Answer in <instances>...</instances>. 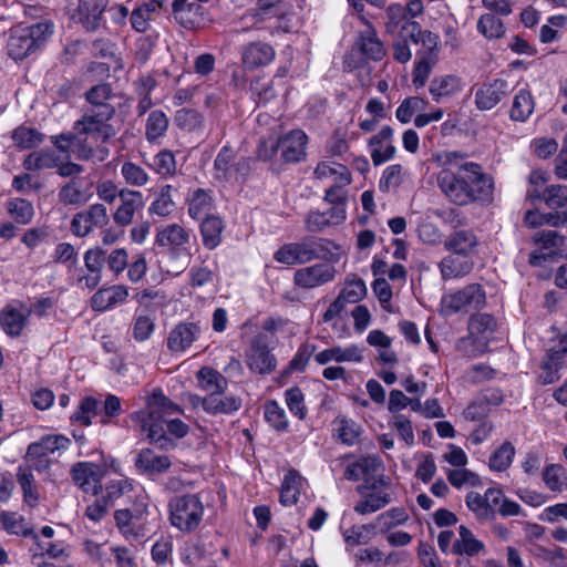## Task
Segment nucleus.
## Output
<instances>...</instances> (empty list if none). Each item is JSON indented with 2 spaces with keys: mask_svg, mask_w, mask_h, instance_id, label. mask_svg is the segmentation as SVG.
Listing matches in <instances>:
<instances>
[{
  "mask_svg": "<svg viewBox=\"0 0 567 567\" xmlns=\"http://www.w3.org/2000/svg\"><path fill=\"white\" fill-rule=\"evenodd\" d=\"M460 152H444L441 156L442 171L437 175L441 192L455 205L466 206L473 203H491L494 193V179L483 167L474 162L464 161Z\"/></svg>",
  "mask_w": 567,
  "mask_h": 567,
  "instance_id": "f257e3e1",
  "label": "nucleus"
},
{
  "mask_svg": "<svg viewBox=\"0 0 567 567\" xmlns=\"http://www.w3.org/2000/svg\"><path fill=\"white\" fill-rule=\"evenodd\" d=\"M146 408L134 412L132 419L140 426L141 432L146 433L151 443L157 444L161 449L169 450L174 447V442L167 436V431L178 439L188 433V425L179 419L171 416L183 413L182 408L164 395L161 389H154L146 396Z\"/></svg>",
  "mask_w": 567,
  "mask_h": 567,
  "instance_id": "f03ea898",
  "label": "nucleus"
},
{
  "mask_svg": "<svg viewBox=\"0 0 567 567\" xmlns=\"http://www.w3.org/2000/svg\"><path fill=\"white\" fill-rule=\"evenodd\" d=\"M364 28L359 31L354 49L344 56L343 65L348 71L359 70L362 86L370 85V68L365 60L380 61L385 55V49L373 25L361 18Z\"/></svg>",
  "mask_w": 567,
  "mask_h": 567,
  "instance_id": "7ed1b4c3",
  "label": "nucleus"
},
{
  "mask_svg": "<svg viewBox=\"0 0 567 567\" xmlns=\"http://www.w3.org/2000/svg\"><path fill=\"white\" fill-rule=\"evenodd\" d=\"M194 240L192 230L177 223L165 225L157 230L155 243L166 250L169 259L167 272L178 275L189 266Z\"/></svg>",
  "mask_w": 567,
  "mask_h": 567,
  "instance_id": "20e7f679",
  "label": "nucleus"
},
{
  "mask_svg": "<svg viewBox=\"0 0 567 567\" xmlns=\"http://www.w3.org/2000/svg\"><path fill=\"white\" fill-rule=\"evenodd\" d=\"M53 31L54 24L49 20L13 29L8 40V54L16 61L24 59L47 42Z\"/></svg>",
  "mask_w": 567,
  "mask_h": 567,
  "instance_id": "39448f33",
  "label": "nucleus"
},
{
  "mask_svg": "<svg viewBox=\"0 0 567 567\" xmlns=\"http://www.w3.org/2000/svg\"><path fill=\"white\" fill-rule=\"evenodd\" d=\"M171 524L184 533L195 530L205 513L204 504L197 494L176 495L168 503Z\"/></svg>",
  "mask_w": 567,
  "mask_h": 567,
  "instance_id": "423d86ee",
  "label": "nucleus"
},
{
  "mask_svg": "<svg viewBox=\"0 0 567 567\" xmlns=\"http://www.w3.org/2000/svg\"><path fill=\"white\" fill-rule=\"evenodd\" d=\"M486 293L480 284H470L462 289L444 295L441 301L446 316L470 313L485 307Z\"/></svg>",
  "mask_w": 567,
  "mask_h": 567,
  "instance_id": "0eeeda50",
  "label": "nucleus"
},
{
  "mask_svg": "<svg viewBox=\"0 0 567 567\" xmlns=\"http://www.w3.org/2000/svg\"><path fill=\"white\" fill-rule=\"evenodd\" d=\"M250 172V159L236 158L235 151L225 145L214 161V177L220 182L244 183Z\"/></svg>",
  "mask_w": 567,
  "mask_h": 567,
  "instance_id": "6e6552de",
  "label": "nucleus"
},
{
  "mask_svg": "<svg viewBox=\"0 0 567 567\" xmlns=\"http://www.w3.org/2000/svg\"><path fill=\"white\" fill-rule=\"evenodd\" d=\"M115 113L83 109V115L74 123L73 130L78 134L93 135L102 143L116 135L115 127L110 123Z\"/></svg>",
  "mask_w": 567,
  "mask_h": 567,
  "instance_id": "1a4fd4ad",
  "label": "nucleus"
},
{
  "mask_svg": "<svg viewBox=\"0 0 567 567\" xmlns=\"http://www.w3.org/2000/svg\"><path fill=\"white\" fill-rule=\"evenodd\" d=\"M107 4V0H78L76 7L71 10V19L86 31H96L102 24Z\"/></svg>",
  "mask_w": 567,
  "mask_h": 567,
  "instance_id": "9d476101",
  "label": "nucleus"
},
{
  "mask_svg": "<svg viewBox=\"0 0 567 567\" xmlns=\"http://www.w3.org/2000/svg\"><path fill=\"white\" fill-rule=\"evenodd\" d=\"M276 56L274 47L262 41L248 42L240 49L243 68L252 71L270 64Z\"/></svg>",
  "mask_w": 567,
  "mask_h": 567,
  "instance_id": "9b49d317",
  "label": "nucleus"
},
{
  "mask_svg": "<svg viewBox=\"0 0 567 567\" xmlns=\"http://www.w3.org/2000/svg\"><path fill=\"white\" fill-rule=\"evenodd\" d=\"M71 475L74 484L84 493L96 495L101 489L103 470L92 462H79L72 466Z\"/></svg>",
  "mask_w": 567,
  "mask_h": 567,
  "instance_id": "f8f14e48",
  "label": "nucleus"
},
{
  "mask_svg": "<svg viewBox=\"0 0 567 567\" xmlns=\"http://www.w3.org/2000/svg\"><path fill=\"white\" fill-rule=\"evenodd\" d=\"M120 204L114 210L112 217L117 226L126 227L134 220L136 213L143 209L144 198L141 192L121 188Z\"/></svg>",
  "mask_w": 567,
  "mask_h": 567,
  "instance_id": "ddd939ff",
  "label": "nucleus"
},
{
  "mask_svg": "<svg viewBox=\"0 0 567 567\" xmlns=\"http://www.w3.org/2000/svg\"><path fill=\"white\" fill-rule=\"evenodd\" d=\"M246 362L250 371L268 374L276 368V358L270 353L262 337H256L247 351Z\"/></svg>",
  "mask_w": 567,
  "mask_h": 567,
  "instance_id": "4468645a",
  "label": "nucleus"
},
{
  "mask_svg": "<svg viewBox=\"0 0 567 567\" xmlns=\"http://www.w3.org/2000/svg\"><path fill=\"white\" fill-rule=\"evenodd\" d=\"M336 272V268L331 265L316 264L298 269L293 275V282L301 288L313 289L332 281Z\"/></svg>",
  "mask_w": 567,
  "mask_h": 567,
  "instance_id": "2eb2a0df",
  "label": "nucleus"
},
{
  "mask_svg": "<svg viewBox=\"0 0 567 567\" xmlns=\"http://www.w3.org/2000/svg\"><path fill=\"white\" fill-rule=\"evenodd\" d=\"M390 480L384 476H380L372 485V492L368 493L363 499L358 502L354 506V512L360 515H367L374 513L392 502L391 494L379 489V486H389Z\"/></svg>",
  "mask_w": 567,
  "mask_h": 567,
  "instance_id": "dca6fc26",
  "label": "nucleus"
},
{
  "mask_svg": "<svg viewBox=\"0 0 567 567\" xmlns=\"http://www.w3.org/2000/svg\"><path fill=\"white\" fill-rule=\"evenodd\" d=\"M511 92L505 80L496 79L491 83L482 85L475 92V105L481 111H488L495 107Z\"/></svg>",
  "mask_w": 567,
  "mask_h": 567,
  "instance_id": "f3484780",
  "label": "nucleus"
},
{
  "mask_svg": "<svg viewBox=\"0 0 567 567\" xmlns=\"http://www.w3.org/2000/svg\"><path fill=\"white\" fill-rule=\"evenodd\" d=\"M307 134L301 130H292L279 137L281 158L287 163H297L306 157Z\"/></svg>",
  "mask_w": 567,
  "mask_h": 567,
  "instance_id": "a211bd4d",
  "label": "nucleus"
},
{
  "mask_svg": "<svg viewBox=\"0 0 567 567\" xmlns=\"http://www.w3.org/2000/svg\"><path fill=\"white\" fill-rule=\"evenodd\" d=\"M58 197L63 205L82 206L91 200L93 192L91 184L82 178H72L59 189Z\"/></svg>",
  "mask_w": 567,
  "mask_h": 567,
  "instance_id": "6ab92c4d",
  "label": "nucleus"
},
{
  "mask_svg": "<svg viewBox=\"0 0 567 567\" xmlns=\"http://www.w3.org/2000/svg\"><path fill=\"white\" fill-rule=\"evenodd\" d=\"M200 327L194 322H179L167 337V348L173 352H184L200 336Z\"/></svg>",
  "mask_w": 567,
  "mask_h": 567,
  "instance_id": "aec40b11",
  "label": "nucleus"
},
{
  "mask_svg": "<svg viewBox=\"0 0 567 567\" xmlns=\"http://www.w3.org/2000/svg\"><path fill=\"white\" fill-rule=\"evenodd\" d=\"M363 360V350L357 344L349 347L334 346L327 348L315 354V361L320 365H326L330 362H361Z\"/></svg>",
  "mask_w": 567,
  "mask_h": 567,
  "instance_id": "412c9836",
  "label": "nucleus"
},
{
  "mask_svg": "<svg viewBox=\"0 0 567 567\" xmlns=\"http://www.w3.org/2000/svg\"><path fill=\"white\" fill-rule=\"evenodd\" d=\"M203 410L209 414H233L241 408V399L225 392L207 394L200 400Z\"/></svg>",
  "mask_w": 567,
  "mask_h": 567,
  "instance_id": "4be33fe9",
  "label": "nucleus"
},
{
  "mask_svg": "<svg viewBox=\"0 0 567 567\" xmlns=\"http://www.w3.org/2000/svg\"><path fill=\"white\" fill-rule=\"evenodd\" d=\"M128 297V289L123 285H114L99 289L91 298V307L95 311H105L122 305Z\"/></svg>",
  "mask_w": 567,
  "mask_h": 567,
  "instance_id": "5701e85b",
  "label": "nucleus"
},
{
  "mask_svg": "<svg viewBox=\"0 0 567 567\" xmlns=\"http://www.w3.org/2000/svg\"><path fill=\"white\" fill-rule=\"evenodd\" d=\"M115 97L113 89L109 83H100L92 86L85 92V101L87 103L84 109L115 113V107L111 101Z\"/></svg>",
  "mask_w": 567,
  "mask_h": 567,
  "instance_id": "b1692460",
  "label": "nucleus"
},
{
  "mask_svg": "<svg viewBox=\"0 0 567 567\" xmlns=\"http://www.w3.org/2000/svg\"><path fill=\"white\" fill-rule=\"evenodd\" d=\"M173 13L175 20L186 29H193L199 24L203 14V7L197 2L187 0H174Z\"/></svg>",
  "mask_w": 567,
  "mask_h": 567,
  "instance_id": "393cba45",
  "label": "nucleus"
},
{
  "mask_svg": "<svg viewBox=\"0 0 567 567\" xmlns=\"http://www.w3.org/2000/svg\"><path fill=\"white\" fill-rule=\"evenodd\" d=\"M313 175L319 181L330 179L333 184L339 185H349L352 181L351 173L347 166L330 161L318 163Z\"/></svg>",
  "mask_w": 567,
  "mask_h": 567,
  "instance_id": "a878e982",
  "label": "nucleus"
},
{
  "mask_svg": "<svg viewBox=\"0 0 567 567\" xmlns=\"http://www.w3.org/2000/svg\"><path fill=\"white\" fill-rule=\"evenodd\" d=\"M463 87L462 80L452 74L434 78L429 86V91L435 102L458 93Z\"/></svg>",
  "mask_w": 567,
  "mask_h": 567,
  "instance_id": "bb28decb",
  "label": "nucleus"
},
{
  "mask_svg": "<svg viewBox=\"0 0 567 567\" xmlns=\"http://www.w3.org/2000/svg\"><path fill=\"white\" fill-rule=\"evenodd\" d=\"M188 215L193 219H200L210 216L214 208V199L210 190L197 188L189 195Z\"/></svg>",
  "mask_w": 567,
  "mask_h": 567,
  "instance_id": "cd10ccee",
  "label": "nucleus"
},
{
  "mask_svg": "<svg viewBox=\"0 0 567 567\" xmlns=\"http://www.w3.org/2000/svg\"><path fill=\"white\" fill-rule=\"evenodd\" d=\"M477 245V238L472 230H456L444 241V247L458 256H467Z\"/></svg>",
  "mask_w": 567,
  "mask_h": 567,
  "instance_id": "c85d7f7f",
  "label": "nucleus"
},
{
  "mask_svg": "<svg viewBox=\"0 0 567 567\" xmlns=\"http://www.w3.org/2000/svg\"><path fill=\"white\" fill-rule=\"evenodd\" d=\"M172 465L167 455H157L150 449L142 450L136 457V466L147 474H161Z\"/></svg>",
  "mask_w": 567,
  "mask_h": 567,
  "instance_id": "c756f323",
  "label": "nucleus"
},
{
  "mask_svg": "<svg viewBox=\"0 0 567 567\" xmlns=\"http://www.w3.org/2000/svg\"><path fill=\"white\" fill-rule=\"evenodd\" d=\"M274 258L276 261L288 266L309 262L305 239L284 245L275 252Z\"/></svg>",
  "mask_w": 567,
  "mask_h": 567,
  "instance_id": "7c9ffc66",
  "label": "nucleus"
},
{
  "mask_svg": "<svg viewBox=\"0 0 567 567\" xmlns=\"http://www.w3.org/2000/svg\"><path fill=\"white\" fill-rule=\"evenodd\" d=\"M70 444L71 441L63 435H48L42 437L40 442L29 445L28 457L32 460L33 456H47L55 451L68 449Z\"/></svg>",
  "mask_w": 567,
  "mask_h": 567,
  "instance_id": "2f4dec72",
  "label": "nucleus"
},
{
  "mask_svg": "<svg viewBox=\"0 0 567 567\" xmlns=\"http://www.w3.org/2000/svg\"><path fill=\"white\" fill-rule=\"evenodd\" d=\"M225 228L223 219L210 215L203 219L200 224V235L204 246L213 250L221 243V233Z\"/></svg>",
  "mask_w": 567,
  "mask_h": 567,
  "instance_id": "473e14b6",
  "label": "nucleus"
},
{
  "mask_svg": "<svg viewBox=\"0 0 567 567\" xmlns=\"http://www.w3.org/2000/svg\"><path fill=\"white\" fill-rule=\"evenodd\" d=\"M305 244L307 245L309 261L315 259L339 260V256L333 252L334 249H338V246L329 239L308 237L305 238Z\"/></svg>",
  "mask_w": 567,
  "mask_h": 567,
  "instance_id": "72a5a7b5",
  "label": "nucleus"
},
{
  "mask_svg": "<svg viewBox=\"0 0 567 567\" xmlns=\"http://www.w3.org/2000/svg\"><path fill=\"white\" fill-rule=\"evenodd\" d=\"M28 321L27 312L18 311L17 309L8 306L0 315V323L4 332L11 337L21 334Z\"/></svg>",
  "mask_w": 567,
  "mask_h": 567,
  "instance_id": "f704fd0d",
  "label": "nucleus"
},
{
  "mask_svg": "<svg viewBox=\"0 0 567 567\" xmlns=\"http://www.w3.org/2000/svg\"><path fill=\"white\" fill-rule=\"evenodd\" d=\"M535 102L532 93L520 89L514 96L509 116L513 121L525 122L533 113Z\"/></svg>",
  "mask_w": 567,
  "mask_h": 567,
  "instance_id": "c9c22d12",
  "label": "nucleus"
},
{
  "mask_svg": "<svg viewBox=\"0 0 567 567\" xmlns=\"http://www.w3.org/2000/svg\"><path fill=\"white\" fill-rule=\"evenodd\" d=\"M484 549V544L476 539L473 533L464 525L458 528V538L455 540L452 551L458 555L475 556Z\"/></svg>",
  "mask_w": 567,
  "mask_h": 567,
  "instance_id": "e433bc0d",
  "label": "nucleus"
},
{
  "mask_svg": "<svg viewBox=\"0 0 567 567\" xmlns=\"http://www.w3.org/2000/svg\"><path fill=\"white\" fill-rule=\"evenodd\" d=\"M303 478L295 471H289L282 481L280 491V503L285 506H291L297 503L300 495V488Z\"/></svg>",
  "mask_w": 567,
  "mask_h": 567,
  "instance_id": "4c0bfd02",
  "label": "nucleus"
},
{
  "mask_svg": "<svg viewBox=\"0 0 567 567\" xmlns=\"http://www.w3.org/2000/svg\"><path fill=\"white\" fill-rule=\"evenodd\" d=\"M443 279L465 276L472 270L473 262L457 256L450 255L443 258L439 265Z\"/></svg>",
  "mask_w": 567,
  "mask_h": 567,
  "instance_id": "58836bf2",
  "label": "nucleus"
},
{
  "mask_svg": "<svg viewBox=\"0 0 567 567\" xmlns=\"http://www.w3.org/2000/svg\"><path fill=\"white\" fill-rule=\"evenodd\" d=\"M59 155L49 148L30 153L23 161L27 171H42L54 168L58 165Z\"/></svg>",
  "mask_w": 567,
  "mask_h": 567,
  "instance_id": "ea45409f",
  "label": "nucleus"
},
{
  "mask_svg": "<svg viewBox=\"0 0 567 567\" xmlns=\"http://www.w3.org/2000/svg\"><path fill=\"white\" fill-rule=\"evenodd\" d=\"M377 525L374 523L354 525L350 528L342 529V536L348 548L368 544L375 535Z\"/></svg>",
  "mask_w": 567,
  "mask_h": 567,
  "instance_id": "a19ab883",
  "label": "nucleus"
},
{
  "mask_svg": "<svg viewBox=\"0 0 567 567\" xmlns=\"http://www.w3.org/2000/svg\"><path fill=\"white\" fill-rule=\"evenodd\" d=\"M197 379L207 394L225 392L228 385L226 378L209 367L202 368L197 372Z\"/></svg>",
  "mask_w": 567,
  "mask_h": 567,
  "instance_id": "79ce46f5",
  "label": "nucleus"
},
{
  "mask_svg": "<svg viewBox=\"0 0 567 567\" xmlns=\"http://www.w3.org/2000/svg\"><path fill=\"white\" fill-rule=\"evenodd\" d=\"M169 121L161 110L152 111L148 114L145 125V137L148 142H155L163 137L168 130Z\"/></svg>",
  "mask_w": 567,
  "mask_h": 567,
  "instance_id": "37998d69",
  "label": "nucleus"
},
{
  "mask_svg": "<svg viewBox=\"0 0 567 567\" xmlns=\"http://www.w3.org/2000/svg\"><path fill=\"white\" fill-rule=\"evenodd\" d=\"M0 523L3 529L13 535L23 537L31 536L34 540L38 539V535L33 533V529L25 524L24 518L17 513L3 512L0 515Z\"/></svg>",
  "mask_w": 567,
  "mask_h": 567,
  "instance_id": "c03bdc74",
  "label": "nucleus"
},
{
  "mask_svg": "<svg viewBox=\"0 0 567 567\" xmlns=\"http://www.w3.org/2000/svg\"><path fill=\"white\" fill-rule=\"evenodd\" d=\"M524 221L529 227H538L549 225L551 227H560L567 223L566 213H539L536 210H527L524 216Z\"/></svg>",
  "mask_w": 567,
  "mask_h": 567,
  "instance_id": "a18cd8bd",
  "label": "nucleus"
},
{
  "mask_svg": "<svg viewBox=\"0 0 567 567\" xmlns=\"http://www.w3.org/2000/svg\"><path fill=\"white\" fill-rule=\"evenodd\" d=\"M515 447L514 445L506 441L504 442L491 456L488 460V466L494 472H504L506 471L513 463L515 456Z\"/></svg>",
  "mask_w": 567,
  "mask_h": 567,
  "instance_id": "49530a36",
  "label": "nucleus"
},
{
  "mask_svg": "<svg viewBox=\"0 0 567 567\" xmlns=\"http://www.w3.org/2000/svg\"><path fill=\"white\" fill-rule=\"evenodd\" d=\"M409 518L406 511L403 507H393L380 514L375 520L377 529L380 533H385L399 525H403Z\"/></svg>",
  "mask_w": 567,
  "mask_h": 567,
  "instance_id": "de8ad7c7",
  "label": "nucleus"
},
{
  "mask_svg": "<svg viewBox=\"0 0 567 567\" xmlns=\"http://www.w3.org/2000/svg\"><path fill=\"white\" fill-rule=\"evenodd\" d=\"M172 190L173 187L171 185H165L159 189L156 198L148 207L151 215L167 217L173 213L175 203L172 198Z\"/></svg>",
  "mask_w": 567,
  "mask_h": 567,
  "instance_id": "09e8293b",
  "label": "nucleus"
},
{
  "mask_svg": "<svg viewBox=\"0 0 567 567\" xmlns=\"http://www.w3.org/2000/svg\"><path fill=\"white\" fill-rule=\"evenodd\" d=\"M265 419L271 427L276 431H287L289 422L286 411L275 400L268 401L265 404Z\"/></svg>",
  "mask_w": 567,
  "mask_h": 567,
  "instance_id": "8fccbe9b",
  "label": "nucleus"
},
{
  "mask_svg": "<svg viewBox=\"0 0 567 567\" xmlns=\"http://www.w3.org/2000/svg\"><path fill=\"white\" fill-rule=\"evenodd\" d=\"M477 30L487 39H498L505 33L502 20L492 13H485L480 17Z\"/></svg>",
  "mask_w": 567,
  "mask_h": 567,
  "instance_id": "3c124183",
  "label": "nucleus"
},
{
  "mask_svg": "<svg viewBox=\"0 0 567 567\" xmlns=\"http://www.w3.org/2000/svg\"><path fill=\"white\" fill-rule=\"evenodd\" d=\"M496 329V320L488 313L472 316L468 321V331L475 337H486Z\"/></svg>",
  "mask_w": 567,
  "mask_h": 567,
  "instance_id": "603ef678",
  "label": "nucleus"
},
{
  "mask_svg": "<svg viewBox=\"0 0 567 567\" xmlns=\"http://www.w3.org/2000/svg\"><path fill=\"white\" fill-rule=\"evenodd\" d=\"M155 330V321L148 315H135L132 322L133 338L137 342H144L148 340Z\"/></svg>",
  "mask_w": 567,
  "mask_h": 567,
  "instance_id": "864d4df0",
  "label": "nucleus"
},
{
  "mask_svg": "<svg viewBox=\"0 0 567 567\" xmlns=\"http://www.w3.org/2000/svg\"><path fill=\"white\" fill-rule=\"evenodd\" d=\"M176 125L187 132H196L203 128L204 118L195 110L182 109L175 115Z\"/></svg>",
  "mask_w": 567,
  "mask_h": 567,
  "instance_id": "5fc2aeb1",
  "label": "nucleus"
},
{
  "mask_svg": "<svg viewBox=\"0 0 567 567\" xmlns=\"http://www.w3.org/2000/svg\"><path fill=\"white\" fill-rule=\"evenodd\" d=\"M12 140L20 148H32L43 142V134L34 128L19 126L13 131Z\"/></svg>",
  "mask_w": 567,
  "mask_h": 567,
  "instance_id": "6e6d98bb",
  "label": "nucleus"
},
{
  "mask_svg": "<svg viewBox=\"0 0 567 567\" xmlns=\"http://www.w3.org/2000/svg\"><path fill=\"white\" fill-rule=\"evenodd\" d=\"M8 212L19 224H29L34 215L32 204L22 198H14L8 203Z\"/></svg>",
  "mask_w": 567,
  "mask_h": 567,
  "instance_id": "4d7b16f0",
  "label": "nucleus"
},
{
  "mask_svg": "<svg viewBox=\"0 0 567 567\" xmlns=\"http://www.w3.org/2000/svg\"><path fill=\"white\" fill-rule=\"evenodd\" d=\"M566 472L561 465H547L543 472L546 486L553 492H561L566 485Z\"/></svg>",
  "mask_w": 567,
  "mask_h": 567,
  "instance_id": "13d9d810",
  "label": "nucleus"
},
{
  "mask_svg": "<svg viewBox=\"0 0 567 567\" xmlns=\"http://www.w3.org/2000/svg\"><path fill=\"white\" fill-rule=\"evenodd\" d=\"M286 404L289 411L299 420L307 416V408L305 405V395L298 386L290 388L285 392Z\"/></svg>",
  "mask_w": 567,
  "mask_h": 567,
  "instance_id": "bf43d9fd",
  "label": "nucleus"
},
{
  "mask_svg": "<svg viewBox=\"0 0 567 567\" xmlns=\"http://www.w3.org/2000/svg\"><path fill=\"white\" fill-rule=\"evenodd\" d=\"M121 174L125 182L135 187L144 186L148 183V174L138 165L132 162H125L121 167Z\"/></svg>",
  "mask_w": 567,
  "mask_h": 567,
  "instance_id": "052dcab7",
  "label": "nucleus"
},
{
  "mask_svg": "<svg viewBox=\"0 0 567 567\" xmlns=\"http://www.w3.org/2000/svg\"><path fill=\"white\" fill-rule=\"evenodd\" d=\"M545 204L551 209H561L567 206V186L549 185L545 187Z\"/></svg>",
  "mask_w": 567,
  "mask_h": 567,
  "instance_id": "680f3d73",
  "label": "nucleus"
},
{
  "mask_svg": "<svg viewBox=\"0 0 567 567\" xmlns=\"http://www.w3.org/2000/svg\"><path fill=\"white\" fill-rule=\"evenodd\" d=\"M81 212L85 216L92 229L103 228L110 221L107 209L102 203L92 204L87 209Z\"/></svg>",
  "mask_w": 567,
  "mask_h": 567,
  "instance_id": "e2e57ef3",
  "label": "nucleus"
},
{
  "mask_svg": "<svg viewBox=\"0 0 567 567\" xmlns=\"http://www.w3.org/2000/svg\"><path fill=\"white\" fill-rule=\"evenodd\" d=\"M389 424L398 432L408 446L414 444L415 437L410 419L403 414H394Z\"/></svg>",
  "mask_w": 567,
  "mask_h": 567,
  "instance_id": "0e129e2a",
  "label": "nucleus"
},
{
  "mask_svg": "<svg viewBox=\"0 0 567 567\" xmlns=\"http://www.w3.org/2000/svg\"><path fill=\"white\" fill-rule=\"evenodd\" d=\"M151 166L162 176H171L176 172V162L171 151H162L154 156Z\"/></svg>",
  "mask_w": 567,
  "mask_h": 567,
  "instance_id": "69168bd1",
  "label": "nucleus"
},
{
  "mask_svg": "<svg viewBox=\"0 0 567 567\" xmlns=\"http://www.w3.org/2000/svg\"><path fill=\"white\" fill-rule=\"evenodd\" d=\"M424 101L417 96L405 99L396 109L395 116L401 123H409L414 113L423 110Z\"/></svg>",
  "mask_w": 567,
  "mask_h": 567,
  "instance_id": "338daca9",
  "label": "nucleus"
},
{
  "mask_svg": "<svg viewBox=\"0 0 567 567\" xmlns=\"http://www.w3.org/2000/svg\"><path fill=\"white\" fill-rule=\"evenodd\" d=\"M533 241L542 249H555L564 246L566 237L556 230H540L533 236Z\"/></svg>",
  "mask_w": 567,
  "mask_h": 567,
  "instance_id": "774afa93",
  "label": "nucleus"
}]
</instances>
